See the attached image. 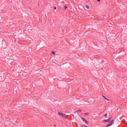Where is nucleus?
Instances as JSON below:
<instances>
[{"instance_id":"f257e3e1","label":"nucleus","mask_w":127,"mask_h":127,"mask_svg":"<svg viewBox=\"0 0 127 127\" xmlns=\"http://www.w3.org/2000/svg\"><path fill=\"white\" fill-rule=\"evenodd\" d=\"M114 122V120H112L106 126V127H108L112 125Z\"/></svg>"},{"instance_id":"f03ea898","label":"nucleus","mask_w":127,"mask_h":127,"mask_svg":"<svg viewBox=\"0 0 127 127\" xmlns=\"http://www.w3.org/2000/svg\"><path fill=\"white\" fill-rule=\"evenodd\" d=\"M58 114L59 115H60L61 117L63 118H66V116L64 114L61 113L60 112H58Z\"/></svg>"},{"instance_id":"7ed1b4c3","label":"nucleus","mask_w":127,"mask_h":127,"mask_svg":"<svg viewBox=\"0 0 127 127\" xmlns=\"http://www.w3.org/2000/svg\"><path fill=\"white\" fill-rule=\"evenodd\" d=\"M81 119L86 124L88 125V122L84 118L81 117Z\"/></svg>"},{"instance_id":"20e7f679","label":"nucleus","mask_w":127,"mask_h":127,"mask_svg":"<svg viewBox=\"0 0 127 127\" xmlns=\"http://www.w3.org/2000/svg\"><path fill=\"white\" fill-rule=\"evenodd\" d=\"M109 119H108L107 120H104L103 121V122H105V123H107L109 121Z\"/></svg>"},{"instance_id":"39448f33","label":"nucleus","mask_w":127,"mask_h":127,"mask_svg":"<svg viewBox=\"0 0 127 127\" xmlns=\"http://www.w3.org/2000/svg\"><path fill=\"white\" fill-rule=\"evenodd\" d=\"M82 110L81 109H79L74 112V113H75L76 112H80Z\"/></svg>"},{"instance_id":"423d86ee","label":"nucleus","mask_w":127,"mask_h":127,"mask_svg":"<svg viewBox=\"0 0 127 127\" xmlns=\"http://www.w3.org/2000/svg\"><path fill=\"white\" fill-rule=\"evenodd\" d=\"M102 97L104 98L105 99L107 100L108 101H109V100L107 98H106V97L105 96H104V95H103V94H102Z\"/></svg>"},{"instance_id":"0eeeda50","label":"nucleus","mask_w":127,"mask_h":127,"mask_svg":"<svg viewBox=\"0 0 127 127\" xmlns=\"http://www.w3.org/2000/svg\"><path fill=\"white\" fill-rule=\"evenodd\" d=\"M85 7H86L87 9H88L89 8V7L88 5H86L85 6Z\"/></svg>"},{"instance_id":"6e6552de","label":"nucleus","mask_w":127,"mask_h":127,"mask_svg":"<svg viewBox=\"0 0 127 127\" xmlns=\"http://www.w3.org/2000/svg\"><path fill=\"white\" fill-rule=\"evenodd\" d=\"M84 114L85 115H89V113H84Z\"/></svg>"},{"instance_id":"1a4fd4ad","label":"nucleus","mask_w":127,"mask_h":127,"mask_svg":"<svg viewBox=\"0 0 127 127\" xmlns=\"http://www.w3.org/2000/svg\"><path fill=\"white\" fill-rule=\"evenodd\" d=\"M112 118V117L111 116L108 119H109V121H110Z\"/></svg>"},{"instance_id":"9d476101","label":"nucleus","mask_w":127,"mask_h":127,"mask_svg":"<svg viewBox=\"0 0 127 127\" xmlns=\"http://www.w3.org/2000/svg\"><path fill=\"white\" fill-rule=\"evenodd\" d=\"M67 8V6H65L64 7V9H66Z\"/></svg>"},{"instance_id":"9b49d317","label":"nucleus","mask_w":127,"mask_h":127,"mask_svg":"<svg viewBox=\"0 0 127 127\" xmlns=\"http://www.w3.org/2000/svg\"><path fill=\"white\" fill-rule=\"evenodd\" d=\"M51 53L52 54H53V55H54L55 54V53H54V52L53 51H52V52H51Z\"/></svg>"},{"instance_id":"f8f14e48","label":"nucleus","mask_w":127,"mask_h":127,"mask_svg":"<svg viewBox=\"0 0 127 127\" xmlns=\"http://www.w3.org/2000/svg\"><path fill=\"white\" fill-rule=\"evenodd\" d=\"M56 9V6L54 7V9L55 10Z\"/></svg>"},{"instance_id":"ddd939ff","label":"nucleus","mask_w":127,"mask_h":127,"mask_svg":"<svg viewBox=\"0 0 127 127\" xmlns=\"http://www.w3.org/2000/svg\"><path fill=\"white\" fill-rule=\"evenodd\" d=\"M104 116L105 117H106L107 116V114H105L104 115Z\"/></svg>"},{"instance_id":"4468645a","label":"nucleus","mask_w":127,"mask_h":127,"mask_svg":"<svg viewBox=\"0 0 127 127\" xmlns=\"http://www.w3.org/2000/svg\"><path fill=\"white\" fill-rule=\"evenodd\" d=\"M97 0L98 2H100V0Z\"/></svg>"}]
</instances>
